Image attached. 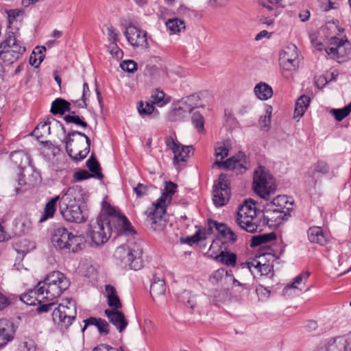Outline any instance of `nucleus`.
<instances>
[{
  "label": "nucleus",
  "mask_w": 351,
  "mask_h": 351,
  "mask_svg": "<svg viewBox=\"0 0 351 351\" xmlns=\"http://www.w3.org/2000/svg\"><path fill=\"white\" fill-rule=\"evenodd\" d=\"M76 315L75 301L67 298L55 307L52 313V319L54 323L67 328L75 319Z\"/></svg>",
  "instance_id": "10"
},
{
  "label": "nucleus",
  "mask_w": 351,
  "mask_h": 351,
  "mask_svg": "<svg viewBox=\"0 0 351 351\" xmlns=\"http://www.w3.org/2000/svg\"><path fill=\"white\" fill-rule=\"evenodd\" d=\"M308 240L312 243H317L320 245H324L327 243V239L323 233V230L319 226L311 227L308 232Z\"/></svg>",
  "instance_id": "29"
},
{
  "label": "nucleus",
  "mask_w": 351,
  "mask_h": 351,
  "mask_svg": "<svg viewBox=\"0 0 351 351\" xmlns=\"http://www.w3.org/2000/svg\"><path fill=\"white\" fill-rule=\"evenodd\" d=\"M65 144L66 152L73 160L84 159L90 152V140L81 132H69L66 135Z\"/></svg>",
  "instance_id": "4"
},
{
  "label": "nucleus",
  "mask_w": 351,
  "mask_h": 351,
  "mask_svg": "<svg viewBox=\"0 0 351 351\" xmlns=\"http://www.w3.org/2000/svg\"><path fill=\"white\" fill-rule=\"evenodd\" d=\"M310 39L317 50L324 49L326 53L329 54V29L327 24L322 26L316 33L311 34Z\"/></svg>",
  "instance_id": "17"
},
{
  "label": "nucleus",
  "mask_w": 351,
  "mask_h": 351,
  "mask_svg": "<svg viewBox=\"0 0 351 351\" xmlns=\"http://www.w3.org/2000/svg\"><path fill=\"white\" fill-rule=\"evenodd\" d=\"M208 233H212L213 229L217 231L228 242L234 243L237 240L236 233L224 223H219L217 221L209 219L208 221Z\"/></svg>",
  "instance_id": "20"
},
{
  "label": "nucleus",
  "mask_w": 351,
  "mask_h": 351,
  "mask_svg": "<svg viewBox=\"0 0 351 351\" xmlns=\"http://www.w3.org/2000/svg\"><path fill=\"white\" fill-rule=\"evenodd\" d=\"M105 290L108 298V304L110 307V310L115 311L121 308L122 304L115 288L110 285H106Z\"/></svg>",
  "instance_id": "27"
},
{
  "label": "nucleus",
  "mask_w": 351,
  "mask_h": 351,
  "mask_svg": "<svg viewBox=\"0 0 351 351\" xmlns=\"http://www.w3.org/2000/svg\"><path fill=\"white\" fill-rule=\"evenodd\" d=\"M64 120L67 123H74L83 128H86L88 127V124L84 120V118L75 115V112H71L69 114L64 116Z\"/></svg>",
  "instance_id": "44"
},
{
  "label": "nucleus",
  "mask_w": 351,
  "mask_h": 351,
  "mask_svg": "<svg viewBox=\"0 0 351 351\" xmlns=\"http://www.w3.org/2000/svg\"><path fill=\"white\" fill-rule=\"evenodd\" d=\"M61 196L57 195L51 198L45 206L44 210L39 219L40 223H43L48 219L52 218L56 211V203L58 200L60 201Z\"/></svg>",
  "instance_id": "30"
},
{
  "label": "nucleus",
  "mask_w": 351,
  "mask_h": 351,
  "mask_svg": "<svg viewBox=\"0 0 351 351\" xmlns=\"http://www.w3.org/2000/svg\"><path fill=\"white\" fill-rule=\"evenodd\" d=\"M285 214L284 210L274 209L271 207H265L263 211L257 210L255 202L246 200L239 208L235 221L238 226L248 232L254 233L261 231L262 227L269 225V222L275 225L281 223Z\"/></svg>",
  "instance_id": "1"
},
{
  "label": "nucleus",
  "mask_w": 351,
  "mask_h": 351,
  "mask_svg": "<svg viewBox=\"0 0 351 351\" xmlns=\"http://www.w3.org/2000/svg\"><path fill=\"white\" fill-rule=\"evenodd\" d=\"M15 332L12 322L5 319L0 320V349L13 339Z\"/></svg>",
  "instance_id": "21"
},
{
  "label": "nucleus",
  "mask_w": 351,
  "mask_h": 351,
  "mask_svg": "<svg viewBox=\"0 0 351 351\" xmlns=\"http://www.w3.org/2000/svg\"><path fill=\"white\" fill-rule=\"evenodd\" d=\"M204 239L201 237V233L199 231H197L194 235L191 237L187 238V243L189 245H192L193 243H197L201 239Z\"/></svg>",
  "instance_id": "64"
},
{
  "label": "nucleus",
  "mask_w": 351,
  "mask_h": 351,
  "mask_svg": "<svg viewBox=\"0 0 351 351\" xmlns=\"http://www.w3.org/2000/svg\"><path fill=\"white\" fill-rule=\"evenodd\" d=\"M265 261V255L262 254L242 263L243 269H247L254 277L258 276H267L271 271L273 266L269 263H263Z\"/></svg>",
  "instance_id": "14"
},
{
  "label": "nucleus",
  "mask_w": 351,
  "mask_h": 351,
  "mask_svg": "<svg viewBox=\"0 0 351 351\" xmlns=\"http://www.w3.org/2000/svg\"><path fill=\"white\" fill-rule=\"evenodd\" d=\"M177 184L173 182H166L165 192L162 193L157 202L145 211L147 220L154 230L161 229L162 216L166 213V208L170 204L173 195L176 192Z\"/></svg>",
  "instance_id": "2"
},
{
  "label": "nucleus",
  "mask_w": 351,
  "mask_h": 351,
  "mask_svg": "<svg viewBox=\"0 0 351 351\" xmlns=\"http://www.w3.org/2000/svg\"><path fill=\"white\" fill-rule=\"evenodd\" d=\"M169 101V98L165 97V93L162 90L156 89L152 92L149 101L153 105L156 104L158 106L162 107Z\"/></svg>",
  "instance_id": "39"
},
{
  "label": "nucleus",
  "mask_w": 351,
  "mask_h": 351,
  "mask_svg": "<svg viewBox=\"0 0 351 351\" xmlns=\"http://www.w3.org/2000/svg\"><path fill=\"white\" fill-rule=\"evenodd\" d=\"M138 111L141 116L154 114V117L158 115V111L155 109L154 105L149 101L143 103L141 101L138 106Z\"/></svg>",
  "instance_id": "42"
},
{
  "label": "nucleus",
  "mask_w": 351,
  "mask_h": 351,
  "mask_svg": "<svg viewBox=\"0 0 351 351\" xmlns=\"http://www.w3.org/2000/svg\"><path fill=\"white\" fill-rule=\"evenodd\" d=\"M143 247L141 243L130 242L117 247L114 256L119 259L125 266H129L134 270L140 269L143 267Z\"/></svg>",
  "instance_id": "5"
},
{
  "label": "nucleus",
  "mask_w": 351,
  "mask_h": 351,
  "mask_svg": "<svg viewBox=\"0 0 351 351\" xmlns=\"http://www.w3.org/2000/svg\"><path fill=\"white\" fill-rule=\"evenodd\" d=\"M134 191L136 193V195L138 198H141L144 197L147 194L148 186L147 185H144L143 184H138L136 187L134 188Z\"/></svg>",
  "instance_id": "57"
},
{
  "label": "nucleus",
  "mask_w": 351,
  "mask_h": 351,
  "mask_svg": "<svg viewBox=\"0 0 351 351\" xmlns=\"http://www.w3.org/2000/svg\"><path fill=\"white\" fill-rule=\"evenodd\" d=\"M11 304L10 300L0 292V311H3Z\"/></svg>",
  "instance_id": "60"
},
{
  "label": "nucleus",
  "mask_w": 351,
  "mask_h": 351,
  "mask_svg": "<svg viewBox=\"0 0 351 351\" xmlns=\"http://www.w3.org/2000/svg\"><path fill=\"white\" fill-rule=\"evenodd\" d=\"M92 351H123L121 348H115L106 344H101L94 348Z\"/></svg>",
  "instance_id": "61"
},
{
  "label": "nucleus",
  "mask_w": 351,
  "mask_h": 351,
  "mask_svg": "<svg viewBox=\"0 0 351 351\" xmlns=\"http://www.w3.org/2000/svg\"><path fill=\"white\" fill-rule=\"evenodd\" d=\"M167 28L171 34H177L185 29V23L183 20L178 18H173L165 22Z\"/></svg>",
  "instance_id": "38"
},
{
  "label": "nucleus",
  "mask_w": 351,
  "mask_h": 351,
  "mask_svg": "<svg viewBox=\"0 0 351 351\" xmlns=\"http://www.w3.org/2000/svg\"><path fill=\"white\" fill-rule=\"evenodd\" d=\"M230 144L229 141L223 143H218L215 148V155L217 158H220V161L226 158L229 153Z\"/></svg>",
  "instance_id": "43"
},
{
  "label": "nucleus",
  "mask_w": 351,
  "mask_h": 351,
  "mask_svg": "<svg viewBox=\"0 0 351 351\" xmlns=\"http://www.w3.org/2000/svg\"><path fill=\"white\" fill-rule=\"evenodd\" d=\"M275 238L273 234H265L253 237L252 239L251 246L256 247L261 244L266 243L267 242Z\"/></svg>",
  "instance_id": "48"
},
{
  "label": "nucleus",
  "mask_w": 351,
  "mask_h": 351,
  "mask_svg": "<svg viewBox=\"0 0 351 351\" xmlns=\"http://www.w3.org/2000/svg\"><path fill=\"white\" fill-rule=\"evenodd\" d=\"M20 300L23 302L30 306L40 304L47 301L45 297V293H43L42 290H38V283L34 289L29 290L27 293L22 294L20 296Z\"/></svg>",
  "instance_id": "24"
},
{
  "label": "nucleus",
  "mask_w": 351,
  "mask_h": 351,
  "mask_svg": "<svg viewBox=\"0 0 351 351\" xmlns=\"http://www.w3.org/2000/svg\"><path fill=\"white\" fill-rule=\"evenodd\" d=\"M121 68L126 72L134 73L137 69V64L132 60H124L120 64Z\"/></svg>",
  "instance_id": "54"
},
{
  "label": "nucleus",
  "mask_w": 351,
  "mask_h": 351,
  "mask_svg": "<svg viewBox=\"0 0 351 351\" xmlns=\"http://www.w3.org/2000/svg\"><path fill=\"white\" fill-rule=\"evenodd\" d=\"M191 121L193 125L198 130L199 132H202L204 130V117L199 112L195 111L193 113Z\"/></svg>",
  "instance_id": "50"
},
{
  "label": "nucleus",
  "mask_w": 351,
  "mask_h": 351,
  "mask_svg": "<svg viewBox=\"0 0 351 351\" xmlns=\"http://www.w3.org/2000/svg\"><path fill=\"white\" fill-rule=\"evenodd\" d=\"M279 56V60L298 62V48L294 44L289 43L281 50Z\"/></svg>",
  "instance_id": "28"
},
{
  "label": "nucleus",
  "mask_w": 351,
  "mask_h": 351,
  "mask_svg": "<svg viewBox=\"0 0 351 351\" xmlns=\"http://www.w3.org/2000/svg\"><path fill=\"white\" fill-rule=\"evenodd\" d=\"M105 315L109 322L113 324L119 332H122L128 324L124 314L119 310L106 309Z\"/></svg>",
  "instance_id": "23"
},
{
  "label": "nucleus",
  "mask_w": 351,
  "mask_h": 351,
  "mask_svg": "<svg viewBox=\"0 0 351 351\" xmlns=\"http://www.w3.org/2000/svg\"><path fill=\"white\" fill-rule=\"evenodd\" d=\"M84 322L85 324L82 328L83 332L88 326H95L101 335H108L109 333V324L105 319L90 317L85 319Z\"/></svg>",
  "instance_id": "26"
},
{
  "label": "nucleus",
  "mask_w": 351,
  "mask_h": 351,
  "mask_svg": "<svg viewBox=\"0 0 351 351\" xmlns=\"http://www.w3.org/2000/svg\"><path fill=\"white\" fill-rule=\"evenodd\" d=\"M230 180L225 174H221L213 186V201L215 206H225L230 197Z\"/></svg>",
  "instance_id": "12"
},
{
  "label": "nucleus",
  "mask_w": 351,
  "mask_h": 351,
  "mask_svg": "<svg viewBox=\"0 0 351 351\" xmlns=\"http://www.w3.org/2000/svg\"><path fill=\"white\" fill-rule=\"evenodd\" d=\"M213 165L219 168H224L227 170H232L237 174L243 173L247 170V161L243 152H239L226 161L216 160Z\"/></svg>",
  "instance_id": "15"
},
{
  "label": "nucleus",
  "mask_w": 351,
  "mask_h": 351,
  "mask_svg": "<svg viewBox=\"0 0 351 351\" xmlns=\"http://www.w3.org/2000/svg\"><path fill=\"white\" fill-rule=\"evenodd\" d=\"M107 35L108 37V40L110 42H117L118 40V32L117 29L112 26L109 25L107 27Z\"/></svg>",
  "instance_id": "58"
},
{
  "label": "nucleus",
  "mask_w": 351,
  "mask_h": 351,
  "mask_svg": "<svg viewBox=\"0 0 351 351\" xmlns=\"http://www.w3.org/2000/svg\"><path fill=\"white\" fill-rule=\"evenodd\" d=\"M91 177L93 175L86 170H80L74 174V178L77 181L84 180Z\"/></svg>",
  "instance_id": "59"
},
{
  "label": "nucleus",
  "mask_w": 351,
  "mask_h": 351,
  "mask_svg": "<svg viewBox=\"0 0 351 351\" xmlns=\"http://www.w3.org/2000/svg\"><path fill=\"white\" fill-rule=\"evenodd\" d=\"M209 297L215 304L219 305L226 301L228 291L222 288L212 289L209 291Z\"/></svg>",
  "instance_id": "37"
},
{
  "label": "nucleus",
  "mask_w": 351,
  "mask_h": 351,
  "mask_svg": "<svg viewBox=\"0 0 351 351\" xmlns=\"http://www.w3.org/2000/svg\"><path fill=\"white\" fill-rule=\"evenodd\" d=\"M69 285V280L64 274L54 271L38 282V290L43 291L47 301H53L66 290Z\"/></svg>",
  "instance_id": "3"
},
{
  "label": "nucleus",
  "mask_w": 351,
  "mask_h": 351,
  "mask_svg": "<svg viewBox=\"0 0 351 351\" xmlns=\"http://www.w3.org/2000/svg\"><path fill=\"white\" fill-rule=\"evenodd\" d=\"M66 250L68 252H77L82 249L84 238L81 235H74L71 232Z\"/></svg>",
  "instance_id": "35"
},
{
  "label": "nucleus",
  "mask_w": 351,
  "mask_h": 351,
  "mask_svg": "<svg viewBox=\"0 0 351 351\" xmlns=\"http://www.w3.org/2000/svg\"><path fill=\"white\" fill-rule=\"evenodd\" d=\"M51 123L49 120H47L43 123H40L34 130V134L36 136L37 138H39L43 136L42 134H39V131L42 130L45 133L50 134V127L49 125Z\"/></svg>",
  "instance_id": "55"
},
{
  "label": "nucleus",
  "mask_w": 351,
  "mask_h": 351,
  "mask_svg": "<svg viewBox=\"0 0 351 351\" xmlns=\"http://www.w3.org/2000/svg\"><path fill=\"white\" fill-rule=\"evenodd\" d=\"M102 204L104 223L111 228V234L116 232L117 234L129 235L134 232L131 223L125 216L117 212L106 202H103Z\"/></svg>",
  "instance_id": "7"
},
{
  "label": "nucleus",
  "mask_w": 351,
  "mask_h": 351,
  "mask_svg": "<svg viewBox=\"0 0 351 351\" xmlns=\"http://www.w3.org/2000/svg\"><path fill=\"white\" fill-rule=\"evenodd\" d=\"M166 290L165 282L163 279L154 277L153 282L150 287V294L153 299L162 296Z\"/></svg>",
  "instance_id": "32"
},
{
  "label": "nucleus",
  "mask_w": 351,
  "mask_h": 351,
  "mask_svg": "<svg viewBox=\"0 0 351 351\" xmlns=\"http://www.w3.org/2000/svg\"><path fill=\"white\" fill-rule=\"evenodd\" d=\"M75 190L69 189L60 198L59 209L62 217L68 222L80 223L86 221V217L80 206L76 202Z\"/></svg>",
  "instance_id": "6"
},
{
  "label": "nucleus",
  "mask_w": 351,
  "mask_h": 351,
  "mask_svg": "<svg viewBox=\"0 0 351 351\" xmlns=\"http://www.w3.org/2000/svg\"><path fill=\"white\" fill-rule=\"evenodd\" d=\"M350 52L351 45L345 36L330 37V58L342 63L347 61Z\"/></svg>",
  "instance_id": "13"
},
{
  "label": "nucleus",
  "mask_w": 351,
  "mask_h": 351,
  "mask_svg": "<svg viewBox=\"0 0 351 351\" xmlns=\"http://www.w3.org/2000/svg\"><path fill=\"white\" fill-rule=\"evenodd\" d=\"M71 237V232L63 227H60L54 230L51 237L53 245L58 250H66Z\"/></svg>",
  "instance_id": "22"
},
{
  "label": "nucleus",
  "mask_w": 351,
  "mask_h": 351,
  "mask_svg": "<svg viewBox=\"0 0 351 351\" xmlns=\"http://www.w3.org/2000/svg\"><path fill=\"white\" fill-rule=\"evenodd\" d=\"M194 96L188 97L184 101H182L178 107L172 109L167 115L170 121H178L186 118L195 108L193 105Z\"/></svg>",
  "instance_id": "16"
},
{
  "label": "nucleus",
  "mask_w": 351,
  "mask_h": 351,
  "mask_svg": "<svg viewBox=\"0 0 351 351\" xmlns=\"http://www.w3.org/2000/svg\"><path fill=\"white\" fill-rule=\"evenodd\" d=\"M71 104L67 101L62 99L57 98L55 99L52 104L50 112L53 114H64L66 112H69L70 110Z\"/></svg>",
  "instance_id": "34"
},
{
  "label": "nucleus",
  "mask_w": 351,
  "mask_h": 351,
  "mask_svg": "<svg viewBox=\"0 0 351 351\" xmlns=\"http://www.w3.org/2000/svg\"><path fill=\"white\" fill-rule=\"evenodd\" d=\"M311 99L308 96L302 95L295 102V108L294 111V119L302 117L308 106H309Z\"/></svg>",
  "instance_id": "36"
},
{
  "label": "nucleus",
  "mask_w": 351,
  "mask_h": 351,
  "mask_svg": "<svg viewBox=\"0 0 351 351\" xmlns=\"http://www.w3.org/2000/svg\"><path fill=\"white\" fill-rule=\"evenodd\" d=\"M256 96L261 100H267L273 95L272 88L266 83L260 82L254 88Z\"/></svg>",
  "instance_id": "33"
},
{
  "label": "nucleus",
  "mask_w": 351,
  "mask_h": 351,
  "mask_svg": "<svg viewBox=\"0 0 351 351\" xmlns=\"http://www.w3.org/2000/svg\"><path fill=\"white\" fill-rule=\"evenodd\" d=\"M280 66L282 69V74L284 77L288 78L293 71H295L298 67L299 62H293L279 60Z\"/></svg>",
  "instance_id": "41"
},
{
  "label": "nucleus",
  "mask_w": 351,
  "mask_h": 351,
  "mask_svg": "<svg viewBox=\"0 0 351 351\" xmlns=\"http://www.w3.org/2000/svg\"><path fill=\"white\" fill-rule=\"evenodd\" d=\"M310 273L308 271H304L297 276L291 284H288L284 289V291L290 289H296L298 285L302 283L304 284L308 278Z\"/></svg>",
  "instance_id": "46"
},
{
  "label": "nucleus",
  "mask_w": 351,
  "mask_h": 351,
  "mask_svg": "<svg viewBox=\"0 0 351 351\" xmlns=\"http://www.w3.org/2000/svg\"><path fill=\"white\" fill-rule=\"evenodd\" d=\"M287 203V197L286 196L278 195L268 203L266 207H271L274 209L283 210L285 204Z\"/></svg>",
  "instance_id": "47"
},
{
  "label": "nucleus",
  "mask_w": 351,
  "mask_h": 351,
  "mask_svg": "<svg viewBox=\"0 0 351 351\" xmlns=\"http://www.w3.org/2000/svg\"><path fill=\"white\" fill-rule=\"evenodd\" d=\"M25 51V47L10 32L0 44V59L7 64L18 60Z\"/></svg>",
  "instance_id": "8"
},
{
  "label": "nucleus",
  "mask_w": 351,
  "mask_h": 351,
  "mask_svg": "<svg viewBox=\"0 0 351 351\" xmlns=\"http://www.w3.org/2000/svg\"><path fill=\"white\" fill-rule=\"evenodd\" d=\"M110 53L117 59L121 58L123 56L122 50L118 47L117 42H110L108 46Z\"/></svg>",
  "instance_id": "53"
},
{
  "label": "nucleus",
  "mask_w": 351,
  "mask_h": 351,
  "mask_svg": "<svg viewBox=\"0 0 351 351\" xmlns=\"http://www.w3.org/2000/svg\"><path fill=\"white\" fill-rule=\"evenodd\" d=\"M215 244L213 243L210 247V256L216 261L222 263L227 266L234 267L237 263V255L227 251L221 250L219 254L215 253L213 249Z\"/></svg>",
  "instance_id": "25"
},
{
  "label": "nucleus",
  "mask_w": 351,
  "mask_h": 351,
  "mask_svg": "<svg viewBox=\"0 0 351 351\" xmlns=\"http://www.w3.org/2000/svg\"><path fill=\"white\" fill-rule=\"evenodd\" d=\"M20 347L22 351H36V345L34 340L25 338L21 343Z\"/></svg>",
  "instance_id": "52"
},
{
  "label": "nucleus",
  "mask_w": 351,
  "mask_h": 351,
  "mask_svg": "<svg viewBox=\"0 0 351 351\" xmlns=\"http://www.w3.org/2000/svg\"><path fill=\"white\" fill-rule=\"evenodd\" d=\"M11 161L20 169H24L29 164V156L23 151H14L10 154Z\"/></svg>",
  "instance_id": "31"
},
{
  "label": "nucleus",
  "mask_w": 351,
  "mask_h": 351,
  "mask_svg": "<svg viewBox=\"0 0 351 351\" xmlns=\"http://www.w3.org/2000/svg\"><path fill=\"white\" fill-rule=\"evenodd\" d=\"M40 305L38 307L37 311L39 313H46L52 309V307L56 305L55 302H50L47 304H40Z\"/></svg>",
  "instance_id": "62"
},
{
  "label": "nucleus",
  "mask_w": 351,
  "mask_h": 351,
  "mask_svg": "<svg viewBox=\"0 0 351 351\" xmlns=\"http://www.w3.org/2000/svg\"><path fill=\"white\" fill-rule=\"evenodd\" d=\"M272 107L271 106H267L265 114L261 116L259 119V124L261 129L268 130L270 127L271 116L272 113Z\"/></svg>",
  "instance_id": "49"
},
{
  "label": "nucleus",
  "mask_w": 351,
  "mask_h": 351,
  "mask_svg": "<svg viewBox=\"0 0 351 351\" xmlns=\"http://www.w3.org/2000/svg\"><path fill=\"white\" fill-rule=\"evenodd\" d=\"M328 83L327 77L325 74H317L315 76V84L319 89H322Z\"/></svg>",
  "instance_id": "56"
},
{
  "label": "nucleus",
  "mask_w": 351,
  "mask_h": 351,
  "mask_svg": "<svg viewBox=\"0 0 351 351\" xmlns=\"http://www.w3.org/2000/svg\"><path fill=\"white\" fill-rule=\"evenodd\" d=\"M125 36L129 43L134 47H147L146 33L134 26L128 27L125 32Z\"/></svg>",
  "instance_id": "19"
},
{
  "label": "nucleus",
  "mask_w": 351,
  "mask_h": 351,
  "mask_svg": "<svg viewBox=\"0 0 351 351\" xmlns=\"http://www.w3.org/2000/svg\"><path fill=\"white\" fill-rule=\"evenodd\" d=\"M46 51V48L45 47H36L32 51V53H36L37 56L38 57L39 62H43L45 58V52Z\"/></svg>",
  "instance_id": "63"
},
{
  "label": "nucleus",
  "mask_w": 351,
  "mask_h": 351,
  "mask_svg": "<svg viewBox=\"0 0 351 351\" xmlns=\"http://www.w3.org/2000/svg\"><path fill=\"white\" fill-rule=\"evenodd\" d=\"M105 218L103 213L95 221H92L89 226L87 237L97 246L107 242L111 236V228L104 223Z\"/></svg>",
  "instance_id": "11"
},
{
  "label": "nucleus",
  "mask_w": 351,
  "mask_h": 351,
  "mask_svg": "<svg viewBox=\"0 0 351 351\" xmlns=\"http://www.w3.org/2000/svg\"><path fill=\"white\" fill-rule=\"evenodd\" d=\"M253 189L257 195L266 200L269 199L270 194L275 192L276 186L274 179L264 167L260 166L254 171Z\"/></svg>",
  "instance_id": "9"
},
{
  "label": "nucleus",
  "mask_w": 351,
  "mask_h": 351,
  "mask_svg": "<svg viewBox=\"0 0 351 351\" xmlns=\"http://www.w3.org/2000/svg\"><path fill=\"white\" fill-rule=\"evenodd\" d=\"M351 112V102L346 106L341 109H331L330 114H332L335 119L338 121H342L344 118L350 114Z\"/></svg>",
  "instance_id": "45"
},
{
  "label": "nucleus",
  "mask_w": 351,
  "mask_h": 351,
  "mask_svg": "<svg viewBox=\"0 0 351 351\" xmlns=\"http://www.w3.org/2000/svg\"><path fill=\"white\" fill-rule=\"evenodd\" d=\"M228 272L223 269L215 271L210 277V282L213 284L221 282L226 278Z\"/></svg>",
  "instance_id": "51"
},
{
  "label": "nucleus",
  "mask_w": 351,
  "mask_h": 351,
  "mask_svg": "<svg viewBox=\"0 0 351 351\" xmlns=\"http://www.w3.org/2000/svg\"><path fill=\"white\" fill-rule=\"evenodd\" d=\"M86 166L91 172L93 178H96L99 180L103 178L104 176L101 173L100 165L93 154H92L90 158L86 161Z\"/></svg>",
  "instance_id": "40"
},
{
  "label": "nucleus",
  "mask_w": 351,
  "mask_h": 351,
  "mask_svg": "<svg viewBox=\"0 0 351 351\" xmlns=\"http://www.w3.org/2000/svg\"><path fill=\"white\" fill-rule=\"evenodd\" d=\"M166 145L174 154L173 160L176 163L186 161L193 149L192 146H184L176 143L171 137L167 139Z\"/></svg>",
  "instance_id": "18"
}]
</instances>
